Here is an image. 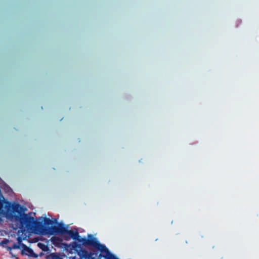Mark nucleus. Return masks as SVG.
<instances>
[{
  "instance_id": "f257e3e1",
  "label": "nucleus",
  "mask_w": 259,
  "mask_h": 259,
  "mask_svg": "<svg viewBox=\"0 0 259 259\" xmlns=\"http://www.w3.org/2000/svg\"><path fill=\"white\" fill-rule=\"evenodd\" d=\"M94 247L100 252L98 259H116L117 258V256L110 252L104 244L100 243L98 240Z\"/></svg>"
},
{
  "instance_id": "f03ea898",
  "label": "nucleus",
  "mask_w": 259,
  "mask_h": 259,
  "mask_svg": "<svg viewBox=\"0 0 259 259\" xmlns=\"http://www.w3.org/2000/svg\"><path fill=\"white\" fill-rule=\"evenodd\" d=\"M32 232L41 235L49 234L50 227L45 226L42 221H36L34 219Z\"/></svg>"
},
{
  "instance_id": "7ed1b4c3",
  "label": "nucleus",
  "mask_w": 259,
  "mask_h": 259,
  "mask_svg": "<svg viewBox=\"0 0 259 259\" xmlns=\"http://www.w3.org/2000/svg\"><path fill=\"white\" fill-rule=\"evenodd\" d=\"M68 231L67 227L64 224L59 223L58 226L50 227L49 234H60L65 238Z\"/></svg>"
},
{
  "instance_id": "20e7f679",
  "label": "nucleus",
  "mask_w": 259,
  "mask_h": 259,
  "mask_svg": "<svg viewBox=\"0 0 259 259\" xmlns=\"http://www.w3.org/2000/svg\"><path fill=\"white\" fill-rule=\"evenodd\" d=\"M77 241L84 246H91L94 247L98 241L97 238L94 237L92 234H88V238L79 236Z\"/></svg>"
},
{
  "instance_id": "39448f33",
  "label": "nucleus",
  "mask_w": 259,
  "mask_h": 259,
  "mask_svg": "<svg viewBox=\"0 0 259 259\" xmlns=\"http://www.w3.org/2000/svg\"><path fill=\"white\" fill-rule=\"evenodd\" d=\"M22 247L23 249L21 251V254L23 255H27L30 257L37 258L38 255L35 253L31 248L28 247L24 244H22Z\"/></svg>"
},
{
  "instance_id": "423d86ee",
  "label": "nucleus",
  "mask_w": 259,
  "mask_h": 259,
  "mask_svg": "<svg viewBox=\"0 0 259 259\" xmlns=\"http://www.w3.org/2000/svg\"><path fill=\"white\" fill-rule=\"evenodd\" d=\"M80 235L77 231H74L72 230H68L67 235L65 236V239L68 240L71 238L73 240L77 241Z\"/></svg>"
},
{
  "instance_id": "0eeeda50",
  "label": "nucleus",
  "mask_w": 259,
  "mask_h": 259,
  "mask_svg": "<svg viewBox=\"0 0 259 259\" xmlns=\"http://www.w3.org/2000/svg\"><path fill=\"white\" fill-rule=\"evenodd\" d=\"M78 255L80 257L79 259H93L92 254L85 249H80L78 252Z\"/></svg>"
},
{
  "instance_id": "6e6552de",
  "label": "nucleus",
  "mask_w": 259,
  "mask_h": 259,
  "mask_svg": "<svg viewBox=\"0 0 259 259\" xmlns=\"http://www.w3.org/2000/svg\"><path fill=\"white\" fill-rule=\"evenodd\" d=\"M38 247L41 249L43 251H48L49 250V248L47 245H46L42 243L39 242L37 244Z\"/></svg>"
},
{
  "instance_id": "1a4fd4ad",
  "label": "nucleus",
  "mask_w": 259,
  "mask_h": 259,
  "mask_svg": "<svg viewBox=\"0 0 259 259\" xmlns=\"http://www.w3.org/2000/svg\"><path fill=\"white\" fill-rule=\"evenodd\" d=\"M51 240L55 245L59 244L62 241L59 237L56 236L52 237Z\"/></svg>"
},
{
  "instance_id": "9d476101",
  "label": "nucleus",
  "mask_w": 259,
  "mask_h": 259,
  "mask_svg": "<svg viewBox=\"0 0 259 259\" xmlns=\"http://www.w3.org/2000/svg\"><path fill=\"white\" fill-rule=\"evenodd\" d=\"M21 247V246L19 245V244H18L17 243H14L12 247L8 246L7 247V250L8 251H11L13 249H20ZM11 253V252H10Z\"/></svg>"
},
{
  "instance_id": "9b49d317",
  "label": "nucleus",
  "mask_w": 259,
  "mask_h": 259,
  "mask_svg": "<svg viewBox=\"0 0 259 259\" xmlns=\"http://www.w3.org/2000/svg\"><path fill=\"white\" fill-rule=\"evenodd\" d=\"M9 240L6 238H5L0 242V245L3 247L6 248L7 249L8 246L7 244L9 242Z\"/></svg>"
},
{
  "instance_id": "f8f14e48",
  "label": "nucleus",
  "mask_w": 259,
  "mask_h": 259,
  "mask_svg": "<svg viewBox=\"0 0 259 259\" xmlns=\"http://www.w3.org/2000/svg\"><path fill=\"white\" fill-rule=\"evenodd\" d=\"M47 259H61L60 257L56 253H51L50 255H48L47 257Z\"/></svg>"
},
{
  "instance_id": "ddd939ff",
  "label": "nucleus",
  "mask_w": 259,
  "mask_h": 259,
  "mask_svg": "<svg viewBox=\"0 0 259 259\" xmlns=\"http://www.w3.org/2000/svg\"><path fill=\"white\" fill-rule=\"evenodd\" d=\"M52 223H53V222L50 219L47 218H45L44 223L45 226H47L48 225H50L52 224Z\"/></svg>"
},
{
  "instance_id": "4468645a",
  "label": "nucleus",
  "mask_w": 259,
  "mask_h": 259,
  "mask_svg": "<svg viewBox=\"0 0 259 259\" xmlns=\"http://www.w3.org/2000/svg\"><path fill=\"white\" fill-rule=\"evenodd\" d=\"M22 238L20 237H17V241H18V242H17V244H19L20 246H21L22 247V244H23L22 243Z\"/></svg>"
},
{
  "instance_id": "2eb2a0df",
  "label": "nucleus",
  "mask_w": 259,
  "mask_h": 259,
  "mask_svg": "<svg viewBox=\"0 0 259 259\" xmlns=\"http://www.w3.org/2000/svg\"><path fill=\"white\" fill-rule=\"evenodd\" d=\"M43 254H43V253H42V252H41V253H40V254H39V256H41V255H42Z\"/></svg>"
},
{
  "instance_id": "dca6fc26",
  "label": "nucleus",
  "mask_w": 259,
  "mask_h": 259,
  "mask_svg": "<svg viewBox=\"0 0 259 259\" xmlns=\"http://www.w3.org/2000/svg\"><path fill=\"white\" fill-rule=\"evenodd\" d=\"M116 259H119V258L117 257V258Z\"/></svg>"
}]
</instances>
